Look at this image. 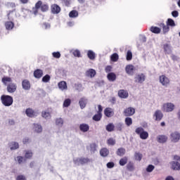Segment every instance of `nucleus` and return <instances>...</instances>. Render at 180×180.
<instances>
[{"instance_id": "1", "label": "nucleus", "mask_w": 180, "mask_h": 180, "mask_svg": "<svg viewBox=\"0 0 180 180\" xmlns=\"http://www.w3.org/2000/svg\"><path fill=\"white\" fill-rule=\"evenodd\" d=\"M162 110L166 113L174 112L175 110V104L169 102L165 103L162 106Z\"/></svg>"}, {"instance_id": "2", "label": "nucleus", "mask_w": 180, "mask_h": 180, "mask_svg": "<svg viewBox=\"0 0 180 180\" xmlns=\"http://www.w3.org/2000/svg\"><path fill=\"white\" fill-rule=\"evenodd\" d=\"M1 101L4 106H11L13 103V98L11 96L3 95L1 96Z\"/></svg>"}, {"instance_id": "3", "label": "nucleus", "mask_w": 180, "mask_h": 180, "mask_svg": "<svg viewBox=\"0 0 180 180\" xmlns=\"http://www.w3.org/2000/svg\"><path fill=\"white\" fill-rule=\"evenodd\" d=\"M135 132L136 134H139L142 140H147V139H148V132L144 131V129L142 127L136 128Z\"/></svg>"}, {"instance_id": "4", "label": "nucleus", "mask_w": 180, "mask_h": 180, "mask_svg": "<svg viewBox=\"0 0 180 180\" xmlns=\"http://www.w3.org/2000/svg\"><path fill=\"white\" fill-rule=\"evenodd\" d=\"M73 162L75 164V165H84V164L91 162V160L88 158H80L74 159Z\"/></svg>"}, {"instance_id": "5", "label": "nucleus", "mask_w": 180, "mask_h": 180, "mask_svg": "<svg viewBox=\"0 0 180 180\" xmlns=\"http://www.w3.org/2000/svg\"><path fill=\"white\" fill-rule=\"evenodd\" d=\"M160 83L162 85V86H169L171 80H169V78L167 77L165 75H162L159 77Z\"/></svg>"}, {"instance_id": "6", "label": "nucleus", "mask_w": 180, "mask_h": 180, "mask_svg": "<svg viewBox=\"0 0 180 180\" xmlns=\"http://www.w3.org/2000/svg\"><path fill=\"white\" fill-rule=\"evenodd\" d=\"M43 5V2L41 1H38L37 3L35 4V7L33 8V11H29L28 10H26L27 13L29 14H33L34 16L39 13L38 9H40Z\"/></svg>"}, {"instance_id": "7", "label": "nucleus", "mask_w": 180, "mask_h": 180, "mask_svg": "<svg viewBox=\"0 0 180 180\" xmlns=\"http://www.w3.org/2000/svg\"><path fill=\"white\" fill-rule=\"evenodd\" d=\"M134 81L136 84H143L146 81V75L143 73H139L136 75Z\"/></svg>"}, {"instance_id": "8", "label": "nucleus", "mask_w": 180, "mask_h": 180, "mask_svg": "<svg viewBox=\"0 0 180 180\" xmlns=\"http://www.w3.org/2000/svg\"><path fill=\"white\" fill-rule=\"evenodd\" d=\"M180 140V133L178 131L172 132L170 134V141L172 143H178Z\"/></svg>"}, {"instance_id": "9", "label": "nucleus", "mask_w": 180, "mask_h": 180, "mask_svg": "<svg viewBox=\"0 0 180 180\" xmlns=\"http://www.w3.org/2000/svg\"><path fill=\"white\" fill-rule=\"evenodd\" d=\"M134 113H136V109L132 107L127 108L124 110V116H133Z\"/></svg>"}, {"instance_id": "10", "label": "nucleus", "mask_w": 180, "mask_h": 180, "mask_svg": "<svg viewBox=\"0 0 180 180\" xmlns=\"http://www.w3.org/2000/svg\"><path fill=\"white\" fill-rule=\"evenodd\" d=\"M156 140L158 143H160V144H164L165 143H167L168 141V136L166 135H158L156 137Z\"/></svg>"}, {"instance_id": "11", "label": "nucleus", "mask_w": 180, "mask_h": 180, "mask_svg": "<svg viewBox=\"0 0 180 180\" xmlns=\"http://www.w3.org/2000/svg\"><path fill=\"white\" fill-rule=\"evenodd\" d=\"M51 12L52 13H54L55 15H57L61 12V8L59 7L57 4H53L51 6Z\"/></svg>"}, {"instance_id": "12", "label": "nucleus", "mask_w": 180, "mask_h": 180, "mask_svg": "<svg viewBox=\"0 0 180 180\" xmlns=\"http://www.w3.org/2000/svg\"><path fill=\"white\" fill-rule=\"evenodd\" d=\"M125 71L128 75H133L134 74V66L133 65H127Z\"/></svg>"}, {"instance_id": "13", "label": "nucleus", "mask_w": 180, "mask_h": 180, "mask_svg": "<svg viewBox=\"0 0 180 180\" xmlns=\"http://www.w3.org/2000/svg\"><path fill=\"white\" fill-rule=\"evenodd\" d=\"M58 86L60 91H67L68 89V86L65 81H61L58 84Z\"/></svg>"}, {"instance_id": "14", "label": "nucleus", "mask_w": 180, "mask_h": 180, "mask_svg": "<svg viewBox=\"0 0 180 180\" xmlns=\"http://www.w3.org/2000/svg\"><path fill=\"white\" fill-rule=\"evenodd\" d=\"M163 50L165 54H171L172 53V47L169 44H163Z\"/></svg>"}, {"instance_id": "15", "label": "nucleus", "mask_w": 180, "mask_h": 180, "mask_svg": "<svg viewBox=\"0 0 180 180\" xmlns=\"http://www.w3.org/2000/svg\"><path fill=\"white\" fill-rule=\"evenodd\" d=\"M25 115H27L28 117H34L35 116H37L36 112H34L32 108H27L25 110Z\"/></svg>"}, {"instance_id": "16", "label": "nucleus", "mask_w": 180, "mask_h": 180, "mask_svg": "<svg viewBox=\"0 0 180 180\" xmlns=\"http://www.w3.org/2000/svg\"><path fill=\"white\" fill-rule=\"evenodd\" d=\"M118 96L122 99H126L127 98H129V93L127 91L122 89L118 91Z\"/></svg>"}, {"instance_id": "17", "label": "nucleus", "mask_w": 180, "mask_h": 180, "mask_svg": "<svg viewBox=\"0 0 180 180\" xmlns=\"http://www.w3.org/2000/svg\"><path fill=\"white\" fill-rule=\"evenodd\" d=\"M104 114L107 117H112V116L115 115V111H113V109L110 108H107L104 110Z\"/></svg>"}, {"instance_id": "18", "label": "nucleus", "mask_w": 180, "mask_h": 180, "mask_svg": "<svg viewBox=\"0 0 180 180\" xmlns=\"http://www.w3.org/2000/svg\"><path fill=\"white\" fill-rule=\"evenodd\" d=\"M172 169L174 171H179L180 170V163L178 162L172 161L170 162Z\"/></svg>"}, {"instance_id": "19", "label": "nucleus", "mask_w": 180, "mask_h": 180, "mask_svg": "<svg viewBox=\"0 0 180 180\" xmlns=\"http://www.w3.org/2000/svg\"><path fill=\"white\" fill-rule=\"evenodd\" d=\"M16 88H17V86H16V84L15 83H11L7 86V91L10 94H13V92H15L16 91Z\"/></svg>"}, {"instance_id": "20", "label": "nucleus", "mask_w": 180, "mask_h": 180, "mask_svg": "<svg viewBox=\"0 0 180 180\" xmlns=\"http://www.w3.org/2000/svg\"><path fill=\"white\" fill-rule=\"evenodd\" d=\"M41 116L44 119L48 120L49 119H51V112L49 110H46L42 111Z\"/></svg>"}, {"instance_id": "21", "label": "nucleus", "mask_w": 180, "mask_h": 180, "mask_svg": "<svg viewBox=\"0 0 180 180\" xmlns=\"http://www.w3.org/2000/svg\"><path fill=\"white\" fill-rule=\"evenodd\" d=\"M22 86L25 91H29L30 89V82L27 79H25L22 82Z\"/></svg>"}, {"instance_id": "22", "label": "nucleus", "mask_w": 180, "mask_h": 180, "mask_svg": "<svg viewBox=\"0 0 180 180\" xmlns=\"http://www.w3.org/2000/svg\"><path fill=\"white\" fill-rule=\"evenodd\" d=\"M163 116L164 115L162 114V112L160 110H156L154 113V117H155V120H161Z\"/></svg>"}, {"instance_id": "23", "label": "nucleus", "mask_w": 180, "mask_h": 180, "mask_svg": "<svg viewBox=\"0 0 180 180\" xmlns=\"http://www.w3.org/2000/svg\"><path fill=\"white\" fill-rule=\"evenodd\" d=\"M79 130L83 133H86L89 130V125L88 124H81L79 125Z\"/></svg>"}, {"instance_id": "24", "label": "nucleus", "mask_w": 180, "mask_h": 180, "mask_svg": "<svg viewBox=\"0 0 180 180\" xmlns=\"http://www.w3.org/2000/svg\"><path fill=\"white\" fill-rule=\"evenodd\" d=\"M34 78H37L38 79L43 77V71L40 69L36 70L34 72Z\"/></svg>"}, {"instance_id": "25", "label": "nucleus", "mask_w": 180, "mask_h": 180, "mask_svg": "<svg viewBox=\"0 0 180 180\" xmlns=\"http://www.w3.org/2000/svg\"><path fill=\"white\" fill-rule=\"evenodd\" d=\"M86 77H90V78H94L96 75V71L94 69H90L86 72Z\"/></svg>"}, {"instance_id": "26", "label": "nucleus", "mask_w": 180, "mask_h": 180, "mask_svg": "<svg viewBox=\"0 0 180 180\" xmlns=\"http://www.w3.org/2000/svg\"><path fill=\"white\" fill-rule=\"evenodd\" d=\"M10 150H18L19 148V143L18 142H11L9 144Z\"/></svg>"}, {"instance_id": "27", "label": "nucleus", "mask_w": 180, "mask_h": 180, "mask_svg": "<svg viewBox=\"0 0 180 180\" xmlns=\"http://www.w3.org/2000/svg\"><path fill=\"white\" fill-rule=\"evenodd\" d=\"M34 131L35 133H41L43 131V127L39 124H34Z\"/></svg>"}, {"instance_id": "28", "label": "nucleus", "mask_w": 180, "mask_h": 180, "mask_svg": "<svg viewBox=\"0 0 180 180\" xmlns=\"http://www.w3.org/2000/svg\"><path fill=\"white\" fill-rule=\"evenodd\" d=\"M107 77L108 81H110L111 82L116 81V74L113 72L108 73Z\"/></svg>"}, {"instance_id": "29", "label": "nucleus", "mask_w": 180, "mask_h": 180, "mask_svg": "<svg viewBox=\"0 0 180 180\" xmlns=\"http://www.w3.org/2000/svg\"><path fill=\"white\" fill-rule=\"evenodd\" d=\"M86 102H88V100L85 98H80L79 103L80 105L81 109H84L85 106H86Z\"/></svg>"}, {"instance_id": "30", "label": "nucleus", "mask_w": 180, "mask_h": 180, "mask_svg": "<svg viewBox=\"0 0 180 180\" xmlns=\"http://www.w3.org/2000/svg\"><path fill=\"white\" fill-rule=\"evenodd\" d=\"M87 57L89 58V60H95L96 54H95V52H94V51L89 50L87 51Z\"/></svg>"}, {"instance_id": "31", "label": "nucleus", "mask_w": 180, "mask_h": 180, "mask_svg": "<svg viewBox=\"0 0 180 180\" xmlns=\"http://www.w3.org/2000/svg\"><path fill=\"white\" fill-rule=\"evenodd\" d=\"M5 26L7 30H12L15 26V24L12 21H8L5 23Z\"/></svg>"}, {"instance_id": "32", "label": "nucleus", "mask_w": 180, "mask_h": 180, "mask_svg": "<svg viewBox=\"0 0 180 180\" xmlns=\"http://www.w3.org/2000/svg\"><path fill=\"white\" fill-rule=\"evenodd\" d=\"M101 157H108L109 155V150L106 148H103L100 150Z\"/></svg>"}, {"instance_id": "33", "label": "nucleus", "mask_w": 180, "mask_h": 180, "mask_svg": "<svg viewBox=\"0 0 180 180\" xmlns=\"http://www.w3.org/2000/svg\"><path fill=\"white\" fill-rule=\"evenodd\" d=\"M55 122L58 127H63V125L64 124V120H63V118H56Z\"/></svg>"}, {"instance_id": "34", "label": "nucleus", "mask_w": 180, "mask_h": 180, "mask_svg": "<svg viewBox=\"0 0 180 180\" xmlns=\"http://www.w3.org/2000/svg\"><path fill=\"white\" fill-rule=\"evenodd\" d=\"M150 32H152V33L158 34L159 33H161V29L158 27H151Z\"/></svg>"}, {"instance_id": "35", "label": "nucleus", "mask_w": 180, "mask_h": 180, "mask_svg": "<svg viewBox=\"0 0 180 180\" xmlns=\"http://www.w3.org/2000/svg\"><path fill=\"white\" fill-rule=\"evenodd\" d=\"M160 27H162V32L164 34L168 33L169 32V27L168 25H165V24H160Z\"/></svg>"}, {"instance_id": "36", "label": "nucleus", "mask_w": 180, "mask_h": 180, "mask_svg": "<svg viewBox=\"0 0 180 180\" xmlns=\"http://www.w3.org/2000/svg\"><path fill=\"white\" fill-rule=\"evenodd\" d=\"M125 153H126V150L123 148H120L117 150V155H118L120 157H123Z\"/></svg>"}, {"instance_id": "37", "label": "nucleus", "mask_w": 180, "mask_h": 180, "mask_svg": "<svg viewBox=\"0 0 180 180\" xmlns=\"http://www.w3.org/2000/svg\"><path fill=\"white\" fill-rule=\"evenodd\" d=\"M110 60L113 63H116L117 61V60H119V55L116 53L112 54L110 56Z\"/></svg>"}, {"instance_id": "38", "label": "nucleus", "mask_w": 180, "mask_h": 180, "mask_svg": "<svg viewBox=\"0 0 180 180\" xmlns=\"http://www.w3.org/2000/svg\"><path fill=\"white\" fill-rule=\"evenodd\" d=\"M167 26H171L172 27H175V21L172 20V18H169L167 21Z\"/></svg>"}, {"instance_id": "39", "label": "nucleus", "mask_w": 180, "mask_h": 180, "mask_svg": "<svg viewBox=\"0 0 180 180\" xmlns=\"http://www.w3.org/2000/svg\"><path fill=\"white\" fill-rule=\"evenodd\" d=\"M134 157L136 161H141V159L143 158V155L140 153L136 152L134 154Z\"/></svg>"}, {"instance_id": "40", "label": "nucleus", "mask_w": 180, "mask_h": 180, "mask_svg": "<svg viewBox=\"0 0 180 180\" xmlns=\"http://www.w3.org/2000/svg\"><path fill=\"white\" fill-rule=\"evenodd\" d=\"M70 18H78V11L73 10L69 13Z\"/></svg>"}, {"instance_id": "41", "label": "nucleus", "mask_w": 180, "mask_h": 180, "mask_svg": "<svg viewBox=\"0 0 180 180\" xmlns=\"http://www.w3.org/2000/svg\"><path fill=\"white\" fill-rule=\"evenodd\" d=\"M107 131H113L115 130V125L112 123H110L106 126Z\"/></svg>"}, {"instance_id": "42", "label": "nucleus", "mask_w": 180, "mask_h": 180, "mask_svg": "<svg viewBox=\"0 0 180 180\" xmlns=\"http://www.w3.org/2000/svg\"><path fill=\"white\" fill-rule=\"evenodd\" d=\"M1 81L4 85H6L8 82H12V79L11 77H3Z\"/></svg>"}, {"instance_id": "43", "label": "nucleus", "mask_w": 180, "mask_h": 180, "mask_svg": "<svg viewBox=\"0 0 180 180\" xmlns=\"http://www.w3.org/2000/svg\"><path fill=\"white\" fill-rule=\"evenodd\" d=\"M70 105H71V99L66 98L63 101V108H68V106H70Z\"/></svg>"}, {"instance_id": "44", "label": "nucleus", "mask_w": 180, "mask_h": 180, "mask_svg": "<svg viewBox=\"0 0 180 180\" xmlns=\"http://www.w3.org/2000/svg\"><path fill=\"white\" fill-rule=\"evenodd\" d=\"M101 117H102V114L98 112V114H96L93 117V120H95L96 122H99V120H101Z\"/></svg>"}, {"instance_id": "45", "label": "nucleus", "mask_w": 180, "mask_h": 180, "mask_svg": "<svg viewBox=\"0 0 180 180\" xmlns=\"http://www.w3.org/2000/svg\"><path fill=\"white\" fill-rule=\"evenodd\" d=\"M127 164V158L124 157L120 160V165L122 167L126 165Z\"/></svg>"}, {"instance_id": "46", "label": "nucleus", "mask_w": 180, "mask_h": 180, "mask_svg": "<svg viewBox=\"0 0 180 180\" xmlns=\"http://www.w3.org/2000/svg\"><path fill=\"white\" fill-rule=\"evenodd\" d=\"M125 124L128 127L131 126V124H133V120L131 117L125 118Z\"/></svg>"}, {"instance_id": "47", "label": "nucleus", "mask_w": 180, "mask_h": 180, "mask_svg": "<svg viewBox=\"0 0 180 180\" xmlns=\"http://www.w3.org/2000/svg\"><path fill=\"white\" fill-rule=\"evenodd\" d=\"M75 88L76 91H79V92L84 91V88L82 87V84H76L75 85Z\"/></svg>"}, {"instance_id": "48", "label": "nucleus", "mask_w": 180, "mask_h": 180, "mask_svg": "<svg viewBox=\"0 0 180 180\" xmlns=\"http://www.w3.org/2000/svg\"><path fill=\"white\" fill-rule=\"evenodd\" d=\"M25 157V158H32L33 157V153L31 150H26Z\"/></svg>"}, {"instance_id": "49", "label": "nucleus", "mask_w": 180, "mask_h": 180, "mask_svg": "<svg viewBox=\"0 0 180 180\" xmlns=\"http://www.w3.org/2000/svg\"><path fill=\"white\" fill-rule=\"evenodd\" d=\"M155 167L153 165H149L147 167H146V172H153V171H154Z\"/></svg>"}, {"instance_id": "50", "label": "nucleus", "mask_w": 180, "mask_h": 180, "mask_svg": "<svg viewBox=\"0 0 180 180\" xmlns=\"http://www.w3.org/2000/svg\"><path fill=\"white\" fill-rule=\"evenodd\" d=\"M51 78V77H50V75H46L42 78V82H45V83L49 82Z\"/></svg>"}, {"instance_id": "51", "label": "nucleus", "mask_w": 180, "mask_h": 180, "mask_svg": "<svg viewBox=\"0 0 180 180\" xmlns=\"http://www.w3.org/2000/svg\"><path fill=\"white\" fill-rule=\"evenodd\" d=\"M107 143L108 146H115V144H116V141L112 138H110L107 141Z\"/></svg>"}, {"instance_id": "52", "label": "nucleus", "mask_w": 180, "mask_h": 180, "mask_svg": "<svg viewBox=\"0 0 180 180\" xmlns=\"http://www.w3.org/2000/svg\"><path fill=\"white\" fill-rule=\"evenodd\" d=\"M133 58V53L131 51H128L127 53V61H130Z\"/></svg>"}, {"instance_id": "53", "label": "nucleus", "mask_w": 180, "mask_h": 180, "mask_svg": "<svg viewBox=\"0 0 180 180\" xmlns=\"http://www.w3.org/2000/svg\"><path fill=\"white\" fill-rule=\"evenodd\" d=\"M41 12H47V11H49V5L42 4V6H41Z\"/></svg>"}, {"instance_id": "54", "label": "nucleus", "mask_w": 180, "mask_h": 180, "mask_svg": "<svg viewBox=\"0 0 180 180\" xmlns=\"http://www.w3.org/2000/svg\"><path fill=\"white\" fill-rule=\"evenodd\" d=\"M90 151H91V153H95V151H96V144L91 143L90 145Z\"/></svg>"}, {"instance_id": "55", "label": "nucleus", "mask_w": 180, "mask_h": 180, "mask_svg": "<svg viewBox=\"0 0 180 180\" xmlns=\"http://www.w3.org/2000/svg\"><path fill=\"white\" fill-rule=\"evenodd\" d=\"M73 56H75V57H81V52L79 50H75L72 53Z\"/></svg>"}, {"instance_id": "56", "label": "nucleus", "mask_w": 180, "mask_h": 180, "mask_svg": "<svg viewBox=\"0 0 180 180\" xmlns=\"http://www.w3.org/2000/svg\"><path fill=\"white\" fill-rule=\"evenodd\" d=\"M52 56L53 57H54V58H60V57H61V53H60V52H53L52 53Z\"/></svg>"}, {"instance_id": "57", "label": "nucleus", "mask_w": 180, "mask_h": 180, "mask_svg": "<svg viewBox=\"0 0 180 180\" xmlns=\"http://www.w3.org/2000/svg\"><path fill=\"white\" fill-rule=\"evenodd\" d=\"M15 161H17L18 164H22V162H23V157L18 156L15 158Z\"/></svg>"}, {"instance_id": "58", "label": "nucleus", "mask_w": 180, "mask_h": 180, "mask_svg": "<svg viewBox=\"0 0 180 180\" xmlns=\"http://www.w3.org/2000/svg\"><path fill=\"white\" fill-rule=\"evenodd\" d=\"M172 16H173V18H178L179 13L177 11H174L172 12Z\"/></svg>"}, {"instance_id": "59", "label": "nucleus", "mask_w": 180, "mask_h": 180, "mask_svg": "<svg viewBox=\"0 0 180 180\" xmlns=\"http://www.w3.org/2000/svg\"><path fill=\"white\" fill-rule=\"evenodd\" d=\"M116 128L117 129V130L122 131V129L123 128V124L120 122L117 123L116 125Z\"/></svg>"}, {"instance_id": "60", "label": "nucleus", "mask_w": 180, "mask_h": 180, "mask_svg": "<svg viewBox=\"0 0 180 180\" xmlns=\"http://www.w3.org/2000/svg\"><path fill=\"white\" fill-rule=\"evenodd\" d=\"M13 12V11H10V12L7 14L8 20H13V17L12 16Z\"/></svg>"}, {"instance_id": "61", "label": "nucleus", "mask_w": 180, "mask_h": 180, "mask_svg": "<svg viewBox=\"0 0 180 180\" xmlns=\"http://www.w3.org/2000/svg\"><path fill=\"white\" fill-rule=\"evenodd\" d=\"M112 67L111 65L106 66L105 68V72H110V71H112Z\"/></svg>"}, {"instance_id": "62", "label": "nucleus", "mask_w": 180, "mask_h": 180, "mask_svg": "<svg viewBox=\"0 0 180 180\" xmlns=\"http://www.w3.org/2000/svg\"><path fill=\"white\" fill-rule=\"evenodd\" d=\"M16 180H26V176L24 175H19L17 176Z\"/></svg>"}, {"instance_id": "63", "label": "nucleus", "mask_w": 180, "mask_h": 180, "mask_svg": "<svg viewBox=\"0 0 180 180\" xmlns=\"http://www.w3.org/2000/svg\"><path fill=\"white\" fill-rule=\"evenodd\" d=\"M127 169H129V171H133V169H134V167H133V164L129 163L127 165Z\"/></svg>"}, {"instance_id": "64", "label": "nucleus", "mask_w": 180, "mask_h": 180, "mask_svg": "<svg viewBox=\"0 0 180 180\" xmlns=\"http://www.w3.org/2000/svg\"><path fill=\"white\" fill-rule=\"evenodd\" d=\"M113 167H115V163H113L112 162L107 163V167L113 168Z\"/></svg>"}]
</instances>
